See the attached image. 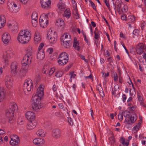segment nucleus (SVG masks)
Segmentation results:
<instances>
[{"mask_svg": "<svg viewBox=\"0 0 146 146\" xmlns=\"http://www.w3.org/2000/svg\"><path fill=\"white\" fill-rule=\"evenodd\" d=\"M128 18L130 21L132 22H134L135 21V17L133 15H131L128 17Z\"/></svg>", "mask_w": 146, "mask_h": 146, "instance_id": "50", "label": "nucleus"}, {"mask_svg": "<svg viewBox=\"0 0 146 146\" xmlns=\"http://www.w3.org/2000/svg\"><path fill=\"white\" fill-rule=\"evenodd\" d=\"M6 55V54H5V55H3V58L4 60V62L5 65L7 66L9 65V58H7Z\"/></svg>", "mask_w": 146, "mask_h": 146, "instance_id": "40", "label": "nucleus"}, {"mask_svg": "<svg viewBox=\"0 0 146 146\" xmlns=\"http://www.w3.org/2000/svg\"><path fill=\"white\" fill-rule=\"evenodd\" d=\"M109 139L111 141V144H113L115 142V139L114 137H110Z\"/></svg>", "mask_w": 146, "mask_h": 146, "instance_id": "46", "label": "nucleus"}, {"mask_svg": "<svg viewBox=\"0 0 146 146\" xmlns=\"http://www.w3.org/2000/svg\"><path fill=\"white\" fill-rule=\"evenodd\" d=\"M96 89L99 92L100 95L103 97L104 96V94L103 89L101 86L100 84L97 86Z\"/></svg>", "mask_w": 146, "mask_h": 146, "instance_id": "26", "label": "nucleus"}, {"mask_svg": "<svg viewBox=\"0 0 146 146\" xmlns=\"http://www.w3.org/2000/svg\"><path fill=\"white\" fill-rule=\"evenodd\" d=\"M26 117L29 121L34 120L35 117V113L32 111L27 112L25 114Z\"/></svg>", "mask_w": 146, "mask_h": 146, "instance_id": "14", "label": "nucleus"}, {"mask_svg": "<svg viewBox=\"0 0 146 146\" xmlns=\"http://www.w3.org/2000/svg\"><path fill=\"white\" fill-rule=\"evenodd\" d=\"M6 92L3 88H0V102L3 101L5 99Z\"/></svg>", "mask_w": 146, "mask_h": 146, "instance_id": "17", "label": "nucleus"}, {"mask_svg": "<svg viewBox=\"0 0 146 146\" xmlns=\"http://www.w3.org/2000/svg\"><path fill=\"white\" fill-rule=\"evenodd\" d=\"M71 36L68 33H64L62 37L61 40H66L68 41H71Z\"/></svg>", "mask_w": 146, "mask_h": 146, "instance_id": "22", "label": "nucleus"}, {"mask_svg": "<svg viewBox=\"0 0 146 146\" xmlns=\"http://www.w3.org/2000/svg\"><path fill=\"white\" fill-rule=\"evenodd\" d=\"M127 11V7L126 6H124L121 9V11L123 13L126 12Z\"/></svg>", "mask_w": 146, "mask_h": 146, "instance_id": "53", "label": "nucleus"}, {"mask_svg": "<svg viewBox=\"0 0 146 146\" xmlns=\"http://www.w3.org/2000/svg\"><path fill=\"white\" fill-rule=\"evenodd\" d=\"M91 5L93 9L95 10H96V8L95 4L93 3H92L91 4Z\"/></svg>", "mask_w": 146, "mask_h": 146, "instance_id": "62", "label": "nucleus"}, {"mask_svg": "<svg viewBox=\"0 0 146 146\" xmlns=\"http://www.w3.org/2000/svg\"><path fill=\"white\" fill-rule=\"evenodd\" d=\"M61 131L60 129H54L52 131V135L55 139H59L61 137Z\"/></svg>", "mask_w": 146, "mask_h": 146, "instance_id": "15", "label": "nucleus"}, {"mask_svg": "<svg viewBox=\"0 0 146 146\" xmlns=\"http://www.w3.org/2000/svg\"><path fill=\"white\" fill-rule=\"evenodd\" d=\"M113 78H114V81L116 82L118 80V76H117V74L115 72H113Z\"/></svg>", "mask_w": 146, "mask_h": 146, "instance_id": "44", "label": "nucleus"}, {"mask_svg": "<svg viewBox=\"0 0 146 146\" xmlns=\"http://www.w3.org/2000/svg\"><path fill=\"white\" fill-rule=\"evenodd\" d=\"M19 68L18 64L16 62H12L11 66V73L14 74H16L17 70Z\"/></svg>", "mask_w": 146, "mask_h": 146, "instance_id": "13", "label": "nucleus"}, {"mask_svg": "<svg viewBox=\"0 0 146 146\" xmlns=\"http://www.w3.org/2000/svg\"><path fill=\"white\" fill-rule=\"evenodd\" d=\"M36 125V121L35 120L29 121L27 124V128L29 129H32L35 128Z\"/></svg>", "mask_w": 146, "mask_h": 146, "instance_id": "18", "label": "nucleus"}, {"mask_svg": "<svg viewBox=\"0 0 146 146\" xmlns=\"http://www.w3.org/2000/svg\"><path fill=\"white\" fill-rule=\"evenodd\" d=\"M140 102V105L142 106H143L144 107H146V105L144 104V102L143 101V100L142 101H141Z\"/></svg>", "mask_w": 146, "mask_h": 146, "instance_id": "59", "label": "nucleus"}, {"mask_svg": "<svg viewBox=\"0 0 146 146\" xmlns=\"http://www.w3.org/2000/svg\"><path fill=\"white\" fill-rule=\"evenodd\" d=\"M138 99L139 101H141L143 100V99L140 96L138 95Z\"/></svg>", "mask_w": 146, "mask_h": 146, "instance_id": "63", "label": "nucleus"}, {"mask_svg": "<svg viewBox=\"0 0 146 146\" xmlns=\"http://www.w3.org/2000/svg\"><path fill=\"white\" fill-rule=\"evenodd\" d=\"M127 97L125 95L123 94L122 96L123 101L124 102H125L126 99Z\"/></svg>", "mask_w": 146, "mask_h": 146, "instance_id": "58", "label": "nucleus"}, {"mask_svg": "<svg viewBox=\"0 0 146 146\" xmlns=\"http://www.w3.org/2000/svg\"><path fill=\"white\" fill-rule=\"evenodd\" d=\"M56 24L58 27L62 29L64 28L65 23L63 20L62 19H59L56 21Z\"/></svg>", "mask_w": 146, "mask_h": 146, "instance_id": "23", "label": "nucleus"}, {"mask_svg": "<svg viewBox=\"0 0 146 146\" xmlns=\"http://www.w3.org/2000/svg\"><path fill=\"white\" fill-rule=\"evenodd\" d=\"M7 6L8 9L11 12L16 13L18 11V8L17 7L16 4L13 3H7Z\"/></svg>", "mask_w": 146, "mask_h": 146, "instance_id": "11", "label": "nucleus"}, {"mask_svg": "<svg viewBox=\"0 0 146 146\" xmlns=\"http://www.w3.org/2000/svg\"><path fill=\"white\" fill-rule=\"evenodd\" d=\"M5 54H6V56L7 58H11L14 55V53L13 52H11L9 51H6L3 54V55H5Z\"/></svg>", "mask_w": 146, "mask_h": 146, "instance_id": "32", "label": "nucleus"}, {"mask_svg": "<svg viewBox=\"0 0 146 146\" xmlns=\"http://www.w3.org/2000/svg\"><path fill=\"white\" fill-rule=\"evenodd\" d=\"M11 109L14 112L15 110H17L18 109L17 105L15 103H13L11 105V108L9 109Z\"/></svg>", "mask_w": 146, "mask_h": 146, "instance_id": "36", "label": "nucleus"}, {"mask_svg": "<svg viewBox=\"0 0 146 146\" xmlns=\"http://www.w3.org/2000/svg\"><path fill=\"white\" fill-rule=\"evenodd\" d=\"M54 70H55L54 68H53L50 69L48 72L49 75V76H51L54 72Z\"/></svg>", "mask_w": 146, "mask_h": 146, "instance_id": "47", "label": "nucleus"}, {"mask_svg": "<svg viewBox=\"0 0 146 146\" xmlns=\"http://www.w3.org/2000/svg\"><path fill=\"white\" fill-rule=\"evenodd\" d=\"M122 114L125 117H129L130 115V112L127 111H125L123 112Z\"/></svg>", "mask_w": 146, "mask_h": 146, "instance_id": "42", "label": "nucleus"}, {"mask_svg": "<svg viewBox=\"0 0 146 146\" xmlns=\"http://www.w3.org/2000/svg\"><path fill=\"white\" fill-rule=\"evenodd\" d=\"M125 121L127 124H129L130 123L131 121L129 120V118H127L125 119Z\"/></svg>", "mask_w": 146, "mask_h": 146, "instance_id": "61", "label": "nucleus"}, {"mask_svg": "<svg viewBox=\"0 0 146 146\" xmlns=\"http://www.w3.org/2000/svg\"><path fill=\"white\" fill-rule=\"evenodd\" d=\"M33 142L34 143L37 145H43L44 143V140L41 138H38L34 139Z\"/></svg>", "mask_w": 146, "mask_h": 146, "instance_id": "21", "label": "nucleus"}, {"mask_svg": "<svg viewBox=\"0 0 146 146\" xmlns=\"http://www.w3.org/2000/svg\"><path fill=\"white\" fill-rule=\"evenodd\" d=\"M24 88L25 89H26L28 91H31L33 88V82L32 80L29 78H28L25 80L24 84Z\"/></svg>", "mask_w": 146, "mask_h": 146, "instance_id": "6", "label": "nucleus"}, {"mask_svg": "<svg viewBox=\"0 0 146 146\" xmlns=\"http://www.w3.org/2000/svg\"><path fill=\"white\" fill-rule=\"evenodd\" d=\"M11 29L13 31H14L15 30H17L18 27L17 25H14L12 27H11Z\"/></svg>", "mask_w": 146, "mask_h": 146, "instance_id": "51", "label": "nucleus"}, {"mask_svg": "<svg viewBox=\"0 0 146 146\" xmlns=\"http://www.w3.org/2000/svg\"><path fill=\"white\" fill-rule=\"evenodd\" d=\"M19 139L13 140H11L10 141V143L11 145L13 146L15 145H17L19 144Z\"/></svg>", "mask_w": 146, "mask_h": 146, "instance_id": "34", "label": "nucleus"}, {"mask_svg": "<svg viewBox=\"0 0 146 146\" xmlns=\"http://www.w3.org/2000/svg\"><path fill=\"white\" fill-rule=\"evenodd\" d=\"M144 51V45L143 43L139 44L137 46L136 51L137 54H141Z\"/></svg>", "mask_w": 146, "mask_h": 146, "instance_id": "19", "label": "nucleus"}, {"mask_svg": "<svg viewBox=\"0 0 146 146\" xmlns=\"http://www.w3.org/2000/svg\"><path fill=\"white\" fill-rule=\"evenodd\" d=\"M2 39L3 42L4 44H7L10 41L11 37L10 34L9 33H5L3 34Z\"/></svg>", "mask_w": 146, "mask_h": 146, "instance_id": "12", "label": "nucleus"}, {"mask_svg": "<svg viewBox=\"0 0 146 146\" xmlns=\"http://www.w3.org/2000/svg\"><path fill=\"white\" fill-rule=\"evenodd\" d=\"M32 23L33 27H36L38 23V20H32Z\"/></svg>", "mask_w": 146, "mask_h": 146, "instance_id": "45", "label": "nucleus"}, {"mask_svg": "<svg viewBox=\"0 0 146 146\" xmlns=\"http://www.w3.org/2000/svg\"><path fill=\"white\" fill-rule=\"evenodd\" d=\"M31 36V31L29 29H26L20 31L17 36V40L20 43L26 44L29 41Z\"/></svg>", "mask_w": 146, "mask_h": 146, "instance_id": "2", "label": "nucleus"}, {"mask_svg": "<svg viewBox=\"0 0 146 146\" xmlns=\"http://www.w3.org/2000/svg\"><path fill=\"white\" fill-rule=\"evenodd\" d=\"M120 142L123 146H128L129 145V142L128 140L126 141L125 138L121 137L119 140Z\"/></svg>", "mask_w": 146, "mask_h": 146, "instance_id": "25", "label": "nucleus"}, {"mask_svg": "<svg viewBox=\"0 0 146 146\" xmlns=\"http://www.w3.org/2000/svg\"><path fill=\"white\" fill-rule=\"evenodd\" d=\"M11 140L15 141V140L19 139V137L15 134H12L11 136Z\"/></svg>", "mask_w": 146, "mask_h": 146, "instance_id": "43", "label": "nucleus"}, {"mask_svg": "<svg viewBox=\"0 0 146 146\" xmlns=\"http://www.w3.org/2000/svg\"><path fill=\"white\" fill-rule=\"evenodd\" d=\"M44 44L43 43H41L38 48V49L39 50H41L42 48L44 46Z\"/></svg>", "mask_w": 146, "mask_h": 146, "instance_id": "60", "label": "nucleus"}, {"mask_svg": "<svg viewBox=\"0 0 146 146\" xmlns=\"http://www.w3.org/2000/svg\"><path fill=\"white\" fill-rule=\"evenodd\" d=\"M41 7L44 9H48L51 7V0H40Z\"/></svg>", "mask_w": 146, "mask_h": 146, "instance_id": "7", "label": "nucleus"}, {"mask_svg": "<svg viewBox=\"0 0 146 146\" xmlns=\"http://www.w3.org/2000/svg\"><path fill=\"white\" fill-rule=\"evenodd\" d=\"M68 121L69 123L71 125H73V121L71 119V118L70 117L68 118Z\"/></svg>", "mask_w": 146, "mask_h": 146, "instance_id": "55", "label": "nucleus"}, {"mask_svg": "<svg viewBox=\"0 0 146 146\" xmlns=\"http://www.w3.org/2000/svg\"><path fill=\"white\" fill-rule=\"evenodd\" d=\"M137 116L135 114H132L130 118L131 122L134 123L137 120Z\"/></svg>", "mask_w": 146, "mask_h": 146, "instance_id": "33", "label": "nucleus"}, {"mask_svg": "<svg viewBox=\"0 0 146 146\" xmlns=\"http://www.w3.org/2000/svg\"><path fill=\"white\" fill-rule=\"evenodd\" d=\"M66 40H62L63 42V45L64 47L66 48H68L70 47V44L71 42V41H68V42Z\"/></svg>", "mask_w": 146, "mask_h": 146, "instance_id": "35", "label": "nucleus"}, {"mask_svg": "<svg viewBox=\"0 0 146 146\" xmlns=\"http://www.w3.org/2000/svg\"><path fill=\"white\" fill-rule=\"evenodd\" d=\"M63 73L62 71H58L56 72L55 76L57 78L61 77L63 75Z\"/></svg>", "mask_w": 146, "mask_h": 146, "instance_id": "41", "label": "nucleus"}, {"mask_svg": "<svg viewBox=\"0 0 146 146\" xmlns=\"http://www.w3.org/2000/svg\"><path fill=\"white\" fill-rule=\"evenodd\" d=\"M123 114H121L118 115V118L119 120H122L123 119Z\"/></svg>", "mask_w": 146, "mask_h": 146, "instance_id": "56", "label": "nucleus"}, {"mask_svg": "<svg viewBox=\"0 0 146 146\" xmlns=\"http://www.w3.org/2000/svg\"><path fill=\"white\" fill-rule=\"evenodd\" d=\"M117 114L116 112H115L114 113H111L110 115V116L112 119H114V117Z\"/></svg>", "mask_w": 146, "mask_h": 146, "instance_id": "57", "label": "nucleus"}, {"mask_svg": "<svg viewBox=\"0 0 146 146\" xmlns=\"http://www.w3.org/2000/svg\"><path fill=\"white\" fill-rule=\"evenodd\" d=\"M122 2L121 0H117L115 4L113 3L114 5H115V7L114 10L116 12V9L117 8V10L118 13H120L121 7Z\"/></svg>", "mask_w": 146, "mask_h": 146, "instance_id": "16", "label": "nucleus"}, {"mask_svg": "<svg viewBox=\"0 0 146 146\" xmlns=\"http://www.w3.org/2000/svg\"><path fill=\"white\" fill-rule=\"evenodd\" d=\"M58 7L59 10L61 11H64L65 9L66 6L63 3H60L58 5Z\"/></svg>", "mask_w": 146, "mask_h": 146, "instance_id": "38", "label": "nucleus"}, {"mask_svg": "<svg viewBox=\"0 0 146 146\" xmlns=\"http://www.w3.org/2000/svg\"><path fill=\"white\" fill-rule=\"evenodd\" d=\"M33 55L26 54L22 60V64H30Z\"/></svg>", "mask_w": 146, "mask_h": 146, "instance_id": "8", "label": "nucleus"}, {"mask_svg": "<svg viewBox=\"0 0 146 146\" xmlns=\"http://www.w3.org/2000/svg\"><path fill=\"white\" fill-rule=\"evenodd\" d=\"M68 59V55L65 52H62L58 56V62L59 65L63 66L67 63Z\"/></svg>", "mask_w": 146, "mask_h": 146, "instance_id": "3", "label": "nucleus"}, {"mask_svg": "<svg viewBox=\"0 0 146 146\" xmlns=\"http://www.w3.org/2000/svg\"><path fill=\"white\" fill-rule=\"evenodd\" d=\"M139 31L137 29H135L134 30L133 32V34L136 35H137L139 34Z\"/></svg>", "mask_w": 146, "mask_h": 146, "instance_id": "54", "label": "nucleus"}, {"mask_svg": "<svg viewBox=\"0 0 146 146\" xmlns=\"http://www.w3.org/2000/svg\"><path fill=\"white\" fill-rule=\"evenodd\" d=\"M94 33L95 34L94 35V38L96 39H97L99 37V36L98 33V32L97 31H95L94 32Z\"/></svg>", "mask_w": 146, "mask_h": 146, "instance_id": "48", "label": "nucleus"}, {"mask_svg": "<svg viewBox=\"0 0 146 146\" xmlns=\"http://www.w3.org/2000/svg\"><path fill=\"white\" fill-rule=\"evenodd\" d=\"M71 13L69 9H66L63 14V16L66 17L67 19L70 17Z\"/></svg>", "mask_w": 146, "mask_h": 146, "instance_id": "27", "label": "nucleus"}, {"mask_svg": "<svg viewBox=\"0 0 146 146\" xmlns=\"http://www.w3.org/2000/svg\"><path fill=\"white\" fill-rule=\"evenodd\" d=\"M73 46L75 49L78 51H79L80 50V48L79 46V43L75 39L74 40Z\"/></svg>", "mask_w": 146, "mask_h": 146, "instance_id": "28", "label": "nucleus"}, {"mask_svg": "<svg viewBox=\"0 0 146 146\" xmlns=\"http://www.w3.org/2000/svg\"><path fill=\"white\" fill-rule=\"evenodd\" d=\"M36 134L38 136L42 137L45 135L46 133L42 129H40L37 131Z\"/></svg>", "mask_w": 146, "mask_h": 146, "instance_id": "29", "label": "nucleus"}, {"mask_svg": "<svg viewBox=\"0 0 146 146\" xmlns=\"http://www.w3.org/2000/svg\"><path fill=\"white\" fill-rule=\"evenodd\" d=\"M6 21L3 17H0V29L3 27L5 25Z\"/></svg>", "mask_w": 146, "mask_h": 146, "instance_id": "31", "label": "nucleus"}, {"mask_svg": "<svg viewBox=\"0 0 146 146\" xmlns=\"http://www.w3.org/2000/svg\"><path fill=\"white\" fill-rule=\"evenodd\" d=\"M47 35V38L50 43L54 44L56 42L57 34L56 31L50 29Z\"/></svg>", "mask_w": 146, "mask_h": 146, "instance_id": "4", "label": "nucleus"}, {"mask_svg": "<svg viewBox=\"0 0 146 146\" xmlns=\"http://www.w3.org/2000/svg\"><path fill=\"white\" fill-rule=\"evenodd\" d=\"M141 137H142L143 138V139L142 141V143L143 145H145L146 141V137L141 136H139V138H141Z\"/></svg>", "mask_w": 146, "mask_h": 146, "instance_id": "49", "label": "nucleus"}, {"mask_svg": "<svg viewBox=\"0 0 146 146\" xmlns=\"http://www.w3.org/2000/svg\"><path fill=\"white\" fill-rule=\"evenodd\" d=\"M44 88L42 86H40L38 88L36 94L33 95L32 98L34 105L32 106L33 110L34 111H38L42 107L40 105V102L41 98L44 95Z\"/></svg>", "mask_w": 146, "mask_h": 146, "instance_id": "1", "label": "nucleus"}, {"mask_svg": "<svg viewBox=\"0 0 146 146\" xmlns=\"http://www.w3.org/2000/svg\"><path fill=\"white\" fill-rule=\"evenodd\" d=\"M5 115L9 119V122L11 123V121H12L13 119L14 112L11 109H7L6 111Z\"/></svg>", "mask_w": 146, "mask_h": 146, "instance_id": "9", "label": "nucleus"}, {"mask_svg": "<svg viewBox=\"0 0 146 146\" xmlns=\"http://www.w3.org/2000/svg\"><path fill=\"white\" fill-rule=\"evenodd\" d=\"M27 52L26 54L29 55H33V51L32 47L31 45H29L27 48Z\"/></svg>", "mask_w": 146, "mask_h": 146, "instance_id": "30", "label": "nucleus"}, {"mask_svg": "<svg viewBox=\"0 0 146 146\" xmlns=\"http://www.w3.org/2000/svg\"><path fill=\"white\" fill-rule=\"evenodd\" d=\"M5 85L7 88L10 89L12 87L13 84V80L11 76H7L5 79Z\"/></svg>", "mask_w": 146, "mask_h": 146, "instance_id": "10", "label": "nucleus"}, {"mask_svg": "<svg viewBox=\"0 0 146 146\" xmlns=\"http://www.w3.org/2000/svg\"><path fill=\"white\" fill-rule=\"evenodd\" d=\"M44 57V54L42 51L39 50L37 54V58L39 60H42Z\"/></svg>", "mask_w": 146, "mask_h": 146, "instance_id": "24", "label": "nucleus"}, {"mask_svg": "<svg viewBox=\"0 0 146 146\" xmlns=\"http://www.w3.org/2000/svg\"><path fill=\"white\" fill-rule=\"evenodd\" d=\"M5 133V131L3 130L0 129V135L4 134Z\"/></svg>", "mask_w": 146, "mask_h": 146, "instance_id": "64", "label": "nucleus"}, {"mask_svg": "<svg viewBox=\"0 0 146 146\" xmlns=\"http://www.w3.org/2000/svg\"><path fill=\"white\" fill-rule=\"evenodd\" d=\"M24 5L26 4L28 2L29 0H19Z\"/></svg>", "mask_w": 146, "mask_h": 146, "instance_id": "52", "label": "nucleus"}, {"mask_svg": "<svg viewBox=\"0 0 146 146\" xmlns=\"http://www.w3.org/2000/svg\"><path fill=\"white\" fill-rule=\"evenodd\" d=\"M41 41V38L40 34L38 31H36L35 32V35L34 41L35 43L37 44L38 42H40Z\"/></svg>", "mask_w": 146, "mask_h": 146, "instance_id": "20", "label": "nucleus"}, {"mask_svg": "<svg viewBox=\"0 0 146 146\" xmlns=\"http://www.w3.org/2000/svg\"><path fill=\"white\" fill-rule=\"evenodd\" d=\"M49 13L44 14V16L40 17L39 19V23L40 26L43 28L46 27L48 24V15Z\"/></svg>", "mask_w": 146, "mask_h": 146, "instance_id": "5", "label": "nucleus"}, {"mask_svg": "<svg viewBox=\"0 0 146 146\" xmlns=\"http://www.w3.org/2000/svg\"><path fill=\"white\" fill-rule=\"evenodd\" d=\"M32 20H38V15L36 12H34L33 13L31 16Z\"/></svg>", "mask_w": 146, "mask_h": 146, "instance_id": "39", "label": "nucleus"}, {"mask_svg": "<svg viewBox=\"0 0 146 146\" xmlns=\"http://www.w3.org/2000/svg\"><path fill=\"white\" fill-rule=\"evenodd\" d=\"M22 69L23 71H27L29 70V64H22Z\"/></svg>", "mask_w": 146, "mask_h": 146, "instance_id": "37", "label": "nucleus"}]
</instances>
